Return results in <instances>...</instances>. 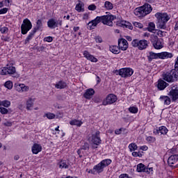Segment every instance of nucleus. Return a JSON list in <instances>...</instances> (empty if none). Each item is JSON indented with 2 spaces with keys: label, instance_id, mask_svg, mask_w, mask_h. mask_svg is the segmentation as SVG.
<instances>
[{
  "label": "nucleus",
  "instance_id": "26",
  "mask_svg": "<svg viewBox=\"0 0 178 178\" xmlns=\"http://www.w3.org/2000/svg\"><path fill=\"white\" fill-rule=\"evenodd\" d=\"M109 49H110V51L112 52V54H115V55L120 54V49L118 46H115V45L110 46Z\"/></svg>",
  "mask_w": 178,
  "mask_h": 178
},
{
  "label": "nucleus",
  "instance_id": "37",
  "mask_svg": "<svg viewBox=\"0 0 178 178\" xmlns=\"http://www.w3.org/2000/svg\"><path fill=\"white\" fill-rule=\"evenodd\" d=\"M33 100L31 99V98H29V100L26 102V109L27 111H31V108H33Z\"/></svg>",
  "mask_w": 178,
  "mask_h": 178
},
{
  "label": "nucleus",
  "instance_id": "47",
  "mask_svg": "<svg viewBox=\"0 0 178 178\" xmlns=\"http://www.w3.org/2000/svg\"><path fill=\"white\" fill-rule=\"evenodd\" d=\"M145 173H147V175H152V173H154V168H146V169L145 170Z\"/></svg>",
  "mask_w": 178,
  "mask_h": 178
},
{
  "label": "nucleus",
  "instance_id": "43",
  "mask_svg": "<svg viewBox=\"0 0 178 178\" xmlns=\"http://www.w3.org/2000/svg\"><path fill=\"white\" fill-rule=\"evenodd\" d=\"M129 111L131 113H137V112H138V108H137V107L131 106L129 108Z\"/></svg>",
  "mask_w": 178,
  "mask_h": 178
},
{
  "label": "nucleus",
  "instance_id": "50",
  "mask_svg": "<svg viewBox=\"0 0 178 178\" xmlns=\"http://www.w3.org/2000/svg\"><path fill=\"white\" fill-rule=\"evenodd\" d=\"M134 26H135V27H138V29H143V27H144L143 24L137 22H134Z\"/></svg>",
  "mask_w": 178,
  "mask_h": 178
},
{
  "label": "nucleus",
  "instance_id": "45",
  "mask_svg": "<svg viewBox=\"0 0 178 178\" xmlns=\"http://www.w3.org/2000/svg\"><path fill=\"white\" fill-rule=\"evenodd\" d=\"M8 112L9 111H8V108L4 107H0V113H1V115H7Z\"/></svg>",
  "mask_w": 178,
  "mask_h": 178
},
{
  "label": "nucleus",
  "instance_id": "22",
  "mask_svg": "<svg viewBox=\"0 0 178 178\" xmlns=\"http://www.w3.org/2000/svg\"><path fill=\"white\" fill-rule=\"evenodd\" d=\"M41 151H42V146L37 143L33 144L32 146L33 154L37 155V154H38V152H41Z\"/></svg>",
  "mask_w": 178,
  "mask_h": 178
},
{
  "label": "nucleus",
  "instance_id": "15",
  "mask_svg": "<svg viewBox=\"0 0 178 178\" xmlns=\"http://www.w3.org/2000/svg\"><path fill=\"white\" fill-rule=\"evenodd\" d=\"M47 27L53 30L54 29H56L58 27V20L51 18L47 21Z\"/></svg>",
  "mask_w": 178,
  "mask_h": 178
},
{
  "label": "nucleus",
  "instance_id": "38",
  "mask_svg": "<svg viewBox=\"0 0 178 178\" xmlns=\"http://www.w3.org/2000/svg\"><path fill=\"white\" fill-rule=\"evenodd\" d=\"M127 134V131L124 128H120L119 129H115V134Z\"/></svg>",
  "mask_w": 178,
  "mask_h": 178
},
{
  "label": "nucleus",
  "instance_id": "1",
  "mask_svg": "<svg viewBox=\"0 0 178 178\" xmlns=\"http://www.w3.org/2000/svg\"><path fill=\"white\" fill-rule=\"evenodd\" d=\"M115 19H116V16L112 15L111 14L97 16L87 24V29L88 30H94L99 23H102L105 26L113 27V21Z\"/></svg>",
  "mask_w": 178,
  "mask_h": 178
},
{
  "label": "nucleus",
  "instance_id": "56",
  "mask_svg": "<svg viewBox=\"0 0 178 178\" xmlns=\"http://www.w3.org/2000/svg\"><path fill=\"white\" fill-rule=\"evenodd\" d=\"M147 141H148L149 143H154V141H155V138L152 137V136H148L146 138Z\"/></svg>",
  "mask_w": 178,
  "mask_h": 178
},
{
  "label": "nucleus",
  "instance_id": "14",
  "mask_svg": "<svg viewBox=\"0 0 178 178\" xmlns=\"http://www.w3.org/2000/svg\"><path fill=\"white\" fill-rule=\"evenodd\" d=\"M118 48L121 51H127V48H129V42L124 38H120L118 40Z\"/></svg>",
  "mask_w": 178,
  "mask_h": 178
},
{
  "label": "nucleus",
  "instance_id": "5",
  "mask_svg": "<svg viewBox=\"0 0 178 178\" xmlns=\"http://www.w3.org/2000/svg\"><path fill=\"white\" fill-rule=\"evenodd\" d=\"M148 44H149V42L146 40H139L138 39H134L131 42V46L134 47V48H138L140 51L147 49V48H148Z\"/></svg>",
  "mask_w": 178,
  "mask_h": 178
},
{
  "label": "nucleus",
  "instance_id": "13",
  "mask_svg": "<svg viewBox=\"0 0 178 178\" xmlns=\"http://www.w3.org/2000/svg\"><path fill=\"white\" fill-rule=\"evenodd\" d=\"M168 163L170 166L176 168L178 165V154H172L168 159Z\"/></svg>",
  "mask_w": 178,
  "mask_h": 178
},
{
  "label": "nucleus",
  "instance_id": "27",
  "mask_svg": "<svg viewBox=\"0 0 178 178\" xmlns=\"http://www.w3.org/2000/svg\"><path fill=\"white\" fill-rule=\"evenodd\" d=\"M70 124L71 126H77V127H81V124H83V122L81 120L74 119V120L70 121Z\"/></svg>",
  "mask_w": 178,
  "mask_h": 178
},
{
  "label": "nucleus",
  "instance_id": "58",
  "mask_svg": "<svg viewBox=\"0 0 178 178\" xmlns=\"http://www.w3.org/2000/svg\"><path fill=\"white\" fill-rule=\"evenodd\" d=\"M175 70H177V72L178 71V56L177 57V60L175 61Z\"/></svg>",
  "mask_w": 178,
  "mask_h": 178
},
{
  "label": "nucleus",
  "instance_id": "2",
  "mask_svg": "<svg viewBox=\"0 0 178 178\" xmlns=\"http://www.w3.org/2000/svg\"><path fill=\"white\" fill-rule=\"evenodd\" d=\"M155 17L157 19V27L162 30L166 29V23L170 19L168 13H156Z\"/></svg>",
  "mask_w": 178,
  "mask_h": 178
},
{
  "label": "nucleus",
  "instance_id": "61",
  "mask_svg": "<svg viewBox=\"0 0 178 178\" xmlns=\"http://www.w3.org/2000/svg\"><path fill=\"white\" fill-rule=\"evenodd\" d=\"M140 149H142L143 151H147V149H148V147H147L146 145H143L140 147Z\"/></svg>",
  "mask_w": 178,
  "mask_h": 178
},
{
  "label": "nucleus",
  "instance_id": "8",
  "mask_svg": "<svg viewBox=\"0 0 178 178\" xmlns=\"http://www.w3.org/2000/svg\"><path fill=\"white\" fill-rule=\"evenodd\" d=\"M33 28V24H31V22L29 19H25L23 20V22L21 25V33L24 35L25 34H27L30 30Z\"/></svg>",
  "mask_w": 178,
  "mask_h": 178
},
{
  "label": "nucleus",
  "instance_id": "29",
  "mask_svg": "<svg viewBox=\"0 0 178 178\" xmlns=\"http://www.w3.org/2000/svg\"><path fill=\"white\" fill-rule=\"evenodd\" d=\"M100 163L102 164V167L105 168L106 166H109V165L112 163V160L110 159H106L102 161Z\"/></svg>",
  "mask_w": 178,
  "mask_h": 178
},
{
  "label": "nucleus",
  "instance_id": "44",
  "mask_svg": "<svg viewBox=\"0 0 178 178\" xmlns=\"http://www.w3.org/2000/svg\"><path fill=\"white\" fill-rule=\"evenodd\" d=\"M44 116H46V118L49 120L55 119V114L52 113H47L44 115Z\"/></svg>",
  "mask_w": 178,
  "mask_h": 178
},
{
  "label": "nucleus",
  "instance_id": "64",
  "mask_svg": "<svg viewBox=\"0 0 178 178\" xmlns=\"http://www.w3.org/2000/svg\"><path fill=\"white\" fill-rule=\"evenodd\" d=\"M171 154H176V148H172L170 149Z\"/></svg>",
  "mask_w": 178,
  "mask_h": 178
},
{
  "label": "nucleus",
  "instance_id": "10",
  "mask_svg": "<svg viewBox=\"0 0 178 178\" xmlns=\"http://www.w3.org/2000/svg\"><path fill=\"white\" fill-rule=\"evenodd\" d=\"M168 95L170 97L172 102H176L178 99V88L177 86H174L170 90Z\"/></svg>",
  "mask_w": 178,
  "mask_h": 178
},
{
  "label": "nucleus",
  "instance_id": "60",
  "mask_svg": "<svg viewBox=\"0 0 178 178\" xmlns=\"http://www.w3.org/2000/svg\"><path fill=\"white\" fill-rule=\"evenodd\" d=\"M119 178H129L127 174H122L119 176Z\"/></svg>",
  "mask_w": 178,
  "mask_h": 178
},
{
  "label": "nucleus",
  "instance_id": "3",
  "mask_svg": "<svg viewBox=\"0 0 178 178\" xmlns=\"http://www.w3.org/2000/svg\"><path fill=\"white\" fill-rule=\"evenodd\" d=\"M152 12V7L149 3H145L143 6L136 8L134 11V14L138 17H144L147 15H149Z\"/></svg>",
  "mask_w": 178,
  "mask_h": 178
},
{
  "label": "nucleus",
  "instance_id": "11",
  "mask_svg": "<svg viewBox=\"0 0 178 178\" xmlns=\"http://www.w3.org/2000/svg\"><path fill=\"white\" fill-rule=\"evenodd\" d=\"M116 101H118V96L113 94H109L103 102V105H112V104H115Z\"/></svg>",
  "mask_w": 178,
  "mask_h": 178
},
{
  "label": "nucleus",
  "instance_id": "19",
  "mask_svg": "<svg viewBox=\"0 0 178 178\" xmlns=\"http://www.w3.org/2000/svg\"><path fill=\"white\" fill-rule=\"evenodd\" d=\"M167 86H169V83L165 82V81L162 79H159L158 81L157 88L160 91H163V90L166 88Z\"/></svg>",
  "mask_w": 178,
  "mask_h": 178
},
{
  "label": "nucleus",
  "instance_id": "41",
  "mask_svg": "<svg viewBox=\"0 0 178 178\" xmlns=\"http://www.w3.org/2000/svg\"><path fill=\"white\" fill-rule=\"evenodd\" d=\"M9 31V29L6 26H0V33L1 34H6Z\"/></svg>",
  "mask_w": 178,
  "mask_h": 178
},
{
  "label": "nucleus",
  "instance_id": "23",
  "mask_svg": "<svg viewBox=\"0 0 178 178\" xmlns=\"http://www.w3.org/2000/svg\"><path fill=\"white\" fill-rule=\"evenodd\" d=\"M173 58V54L168 51H163L160 53V59H170Z\"/></svg>",
  "mask_w": 178,
  "mask_h": 178
},
{
  "label": "nucleus",
  "instance_id": "31",
  "mask_svg": "<svg viewBox=\"0 0 178 178\" xmlns=\"http://www.w3.org/2000/svg\"><path fill=\"white\" fill-rule=\"evenodd\" d=\"M104 8L106 10H112L113 9V4L108 1L104 2Z\"/></svg>",
  "mask_w": 178,
  "mask_h": 178
},
{
  "label": "nucleus",
  "instance_id": "33",
  "mask_svg": "<svg viewBox=\"0 0 178 178\" xmlns=\"http://www.w3.org/2000/svg\"><path fill=\"white\" fill-rule=\"evenodd\" d=\"M159 131H160V134H163V136H166V134H168V131H169V130H168V128H166V127L161 126V127H159Z\"/></svg>",
  "mask_w": 178,
  "mask_h": 178
},
{
  "label": "nucleus",
  "instance_id": "53",
  "mask_svg": "<svg viewBox=\"0 0 178 178\" xmlns=\"http://www.w3.org/2000/svg\"><path fill=\"white\" fill-rule=\"evenodd\" d=\"M88 10H95L97 9V6L95 4H91L88 7Z\"/></svg>",
  "mask_w": 178,
  "mask_h": 178
},
{
  "label": "nucleus",
  "instance_id": "51",
  "mask_svg": "<svg viewBox=\"0 0 178 178\" xmlns=\"http://www.w3.org/2000/svg\"><path fill=\"white\" fill-rule=\"evenodd\" d=\"M95 41L101 44V42H102V38L99 35L95 36Z\"/></svg>",
  "mask_w": 178,
  "mask_h": 178
},
{
  "label": "nucleus",
  "instance_id": "46",
  "mask_svg": "<svg viewBox=\"0 0 178 178\" xmlns=\"http://www.w3.org/2000/svg\"><path fill=\"white\" fill-rule=\"evenodd\" d=\"M81 149L84 151H87L88 149H90V145L88 143H85L81 147Z\"/></svg>",
  "mask_w": 178,
  "mask_h": 178
},
{
  "label": "nucleus",
  "instance_id": "52",
  "mask_svg": "<svg viewBox=\"0 0 178 178\" xmlns=\"http://www.w3.org/2000/svg\"><path fill=\"white\" fill-rule=\"evenodd\" d=\"M8 10H9L8 8H1L0 10V15H5V13H8Z\"/></svg>",
  "mask_w": 178,
  "mask_h": 178
},
{
  "label": "nucleus",
  "instance_id": "18",
  "mask_svg": "<svg viewBox=\"0 0 178 178\" xmlns=\"http://www.w3.org/2000/svg\"><path fill=\"white\" fill-rule=\"evenodd\" d=\"M94 94H95V90H94L92 88H89L86 90L85 93L83 94V97L86 98V99H91Z\"/></svg>",
  "mask_w": 178,
  "mask_h": 178
},
{
  "label": "nucleus",
  "instance_id": "7",
  "mask_svg": "<svg viewBox=\"0 0 178 178\" xmlns=\"http://www.w3.org/2000/svg\"><path fill=\"white\" fill-rule=\"evenodd\" d=\"M0 74H1V76L9 74L10 76H13V77H16V76H17V74L16 73V67L13 66L4 67L0 69Z\"/></svg>",
  "mask_w": 178,
  "mask_h": 178
},
{
  "label": "nucleus",
  "instance_id": "24",
  "mask_svg": "<svg viewBox=\"0 0 178 178\" xmlns=\"http://www.w3.org/2000/svg\"><path fill=\"white\" fill-rule=\"evenodd\" d=\"M55 87L59 90H63V88H66V87H67V83L63 81H59L56 83Z\"/></svg>",
  "mask_w": 178,
  "mask_h": 178
},
{
  "label": "nucleus",
  "instance_id": "17",
  "mask_svg": "<svg viewBox=\"0 0 178 178\" xmlns=\"http://www.w3.org/2000/svg\"><path fill=\"white\" fill-rule=\"evenodd\" d=\"M83 56L84 58H86L88 60H90V62H95V63L96 62H98V59L94 57V56L91 55L88 51H83Z\"/></svg>",
  "mask_w": 178,
  "mask_h": 178
},
{
  "label": "nucleus",
  "instance_id": "9",
  "mask_svg": "<svg viewBox=\"0 0 178 178\" xmlns=\"http://www.w3.org/2000/svg\"><path fill=\"white\" fill-rule=\"evenodd\" d=\"M116 72H118L119 76H121V77H124V79L131 77V76H133V73H134L133 69L130 67L121 68Z\"/></svg>",
  "mask_w": 178,
  "mask_h": 178
},
{
  "label": "nucleus",
  "instance_id": "6",
  "mask_svg": "<svg viewBox=\"0 0 178 178\" xmlns=\"http://www.w3.org/2000/svg\"><path fill=\"white\" fill-rule=\"evenodd\" d=\"M163 39H159L156 35H151L150 42H152L154 49H162L163 48Z\"/></svg>",
  "mask_w": 178,
  "mask_h": 178
},
{
  "label": "nucleus",
  "instance_id": "55",
  "mask_svg": "<svg viewBox=\"0 0 178 178\" xmlns=\"http://www.w3.org/2000/svg\"><path fill=\"white\" fill-rule=\"evenodd\" d=\"M44 40L47 42H52V41H54V38L51 36H48L44 38Z\"/></svg>",
  "mask_w": 178,
  "mask_h": 178
},
{
  "label": "nucleus",
  "instance_id": "59",
  "mask_svg": "<svg viewBox=\"0 0 178 178\" xmlns=\"http://www.w3.org/2000/svg\"><path fill=\"white\" fill-rule=\"evenodd\" d=\"M16 90L19 91V92H22V84L17 85Z\"/></svg>",
  "mask_w": 178,
  "mask_h": 178
},
{
  "label": "nucleus",
  "instance_id": "36",
  "mask_svg": "<svg viewBox=\"0 0 178 178\" xmlns=\"http://www.w3.org/2000/svg\"><path fill=\"white\" fill-rule=\"evenodd\" d=\"M60 169H69V165L66 163L65 161H61L59 163Z\"/></svg>",
  "mask_w": 178,
  "mask_h": 178
},
{
  "label": "nucleus",
  "instance_id": "54",
  "mask_svg": "<svg viewBox=\"0 0 178 178\" xmlns=\"http://www.w3.org/2000/svg\"><path fill=\"white\" fill-rule=\"evenodd\" d=\"M21 87H22V92L29 91V88L26 86L24 84L21 83Z\"/></svg>",
  "mask_w": 178,
  "mask_h": 178
},
{
  "label": "nucleus",
  "instance_id": "49",
  "mask_svg": "<svg viewBox=\"0 0 178 178\" xmlns=\"http://www.w3.org/2000/svg\"><path fill=\"white\" fill-rule=\"evenodd\" d=\"M132 156H134L135 158H137V156H138L139 158H141V156H143V154L140 153V152H132Z\"/></svg>",
  "mask_w": 178,
  "mask_h": 178
},
{
  "label": "nucleus",
  "instance_id": "34",
  "mask_svg": "<svg viewBox=\"0 0 178 178\" xmlns=\"http://www.w3.org/2000/svg\"><path fill=\"white\" fill-rule=\"evenodd\" d=\"M75 10L77 12H84V4L83 3H78L76 5Z\"/></svg>",
  "mask_w": 178,
  "mask_h": 178
},
{
  "label": "nucleus",
  "instance_id": "42",
  "mask_svg": "<svg viewBox=\"0 0 178 178\" xmlns=\"http://www.w3.org/2000/svg\"><path fill=\"white\" fill-rule=\"evenodd\" d=\"M129 150L131 151V152H133V151H136V149H137L138 147L136 143H131L129 145Z\"/></svg>",
  "mask_w": 178,
  "mask_h": 178
},
{
  "label": "nucleus",
  "instance_id": "39",
  "mask_svg": "<svg viewBox=\"0 0 178 178\" xmlns=\"http://www.w3.org/2000/svg\"><path fill=\"white\" fill-rule=\"evenodd\" d=\"M4 86L6 88H8V90H12L13 88V83L11 81H7L4 83Z\"/></svg>",
  "mask_w": 178,
  "mask_h": 178
},
{
  "label": "nucleus",
  "instance_id": "62",
  "mask_svg": "<svg viewBox=\"0 0 178 178\" xmlns=\"http://www.w3.org/2000/svg\"><path fill=\"white\" fill-rule=\"evenodd\" d=\"M154 134H159L160 131H159V128L158 129H154V131H153Z\"/></svg>",
  "mask_w": 178,
  "mask_h": 178
},
{
  "label": "nucleus",
  "instance_id": "4",
  "mask_svg": "<svg viewBox=\"0 0 178 178\" xmlns=\"http://www.w3.org/2000/svg\"><path fill=\"white\" fill-rule=\"evenodd\" d=\"M177 79L178 72L176 70H171L163 74V80H165V81H167L168 83H174V81H177Z\"/></svg>",
  "mask_w": 178,
  "mask_h": 178
},
{
  "label": "nucleus",
  "instance_id": "12",
  "mask_svg": "<svg viewBox=\"0 0 178 178\" xmlns=\"http://www.w3.org/2000/svg\"><path fill=\"white\" fill-rule=\"evenodd\" d=\"M101 132L99 131H97L95 134H92V140L91 142L95 145H99L101 144Z\"/></svg>",
  "mask_w": 178,
  "mask_h": 178
},
{
  "label": "nucleus",
  "instance_id": "25",
  "mask_svg": "<svg viewBox=\"0 0 178 178\" xmlns=\"http://www.w3.org/2000/svg\"><path fill=\"white\" fill-rule=\"evenodd\" d=\"M161 102H163L164 105H170V97L168 96H161L159 98Z\"/></svg>",
  "mask_w": 178,
  "mask_h": 178
},
{
  "label": "nucleus",
  "instance_id": "30",
  "mask_svg": "<svg viewBox=\"0 0 178 178\" xmlns=\"http://www.w3.org/2000/svg\"><path fill=\"white\" fill-rule=\"evenodd\" d=\"M147 167H145V165L143 164V163H139L137 165V172H138L139 173L141 172H145V169Z\"/></svg>",
  "mask_w": 178,
  "mask_h": 178
},
{
  "label": "nucleus",
  "instance_id": "57",
  "mask_svg": "<svg viewBox=\"0 0 178 178\" xmlns=\"http://www.w3.org/2000/svg\"><path fill=\"white\" fill-rule=\"evenodd\" d=\"M3 125L6 126V127H12V122H3Z\"/></svg>",
  "mask_w": 178,
  "mask_h": 178
},
{
  "label": "nucleus",
  "instance_id": "28",
  "mask_svg": "<svg viewBox=\"0 0 178 178\" xmlns=\"http://www.w3.org/2000/svg\"><path fill=\"white\" fill-rule=\"evenodd\" d=\"M94 170L97 173H102L104 172V169H105L101 164V163H98L97 165L93 167Z\"/></svg>",
  "mask_w": 178,
  "mask_h": 178
},
{
  "label": "nucleus",
  "instance_id": "16",
  "mask_svg": "<svg viewBox=\"0 0 178 178\" xmlns=\"http://www.w3.org/2000/svg\"><path fill=\"white\" fill-rule=\"evenodd\" d=\"M117 26L120 27H125V29H129V30H133V25L131 23L127 21H121L120 22H117Z\"/></svg>",
  "mask_w": 178,
  "mask_h": 178
},
{
  "label": "nucleus",
  "instance_id": "35",
  "mask_svg": "<svg viewBox=\"0 0 178 178\" xmlns=\"http://www.w3.org/2000/svg\"><path fill=\"white\" fill-rule=\"evenodd\" d=\"M147 30L149 33H154L155 31V24L154 22H149Z\"/></svg>",
  "mask_w": 178,
  "mask_h": 178
},
{
  "label": "nucleus",
  "instance_id": "21",
  "mask_svg": "<svg viewBox=\"0 0 178 178\" xmlns=\"http://www.w3.org/2000/svg\"><path fill=\"white\" fill-rule=\"evenodd\" d=\"M149 62L153 60V59H160V53H154V51H149L147 56Z\"/></svg>",
  "mask_w": 178,
  "mask_h": 178
},
{
  "label": "nucleus",
  "instance_id": "63",
  "mask_svg": "<svg viewBox=\"0 0 178 178\" xmlns=\"http://www.w3.org/2000/svg\"><path fill=\"white\" fill-rule=\"evenodd\" d=\"M83 19L84 20H87L88 19V13L84 14L83 17Z\"/></svg>",
  "mask_w": 178,
  "mask_h": 178
},
{
  "label": "nucleus",
  "instance_id": "40",
  "mask_svg": "<svg viewBox=\"0 0 178 178\" xmlns=\"http://www.w3.org/2000/svg\"><path fill=\"white\" fill-rule=\"evenodd\" d=\"M1 106H4V108H9V106H10V101L9 100L1 101Z\"/></svg>",
  "mask_w": 178,
  "mask_h": 178
},
{
  "label": "nucleus",
  "instance_id": "32",
  "mask_svg": "<svg viewBox=\"0 0 178 178\" xmlns=\"http://www.w3.org/2000/svg\"><path fill=\"white\" fill-rule=\"evenodd\" d=\"M35 34V32L33 30H32V31L29 33V35L26 38L24 44H29L30 42V40L33 39V37H34Z\"/></svg>",
  "mask_w": 178,
  "mask_h": 178
},
{
  "label": "nucleus",
  "instance_id": "48",
  "mask_svg": "<svg viewBox=\"0 0 178 178\" xmlns=\"http://www.w3.org/2000/svg\"><path fill=\"white\" fill-rule=\"evenodd\" d=\"M2 41H5V42H10V38L9 36H1Z\"/></svg>",
  "mask_w": 178,
  "mask_h": 178
},
{
  "label": "nucleus",
  "instance_id": "20",
  "mask_svg": "<svg viewBox=\"0 0 178 178\" xmlns=\"http://www.w3.org/2000/svg\"><path fill=\"white\" fill-rule=\"evenodd\" d=\"M42 29H44V25L42 24V19H38L36 22L35 27L33 28V31L37 33V31H42Z\"/></svg>",
  "mask_w": 178,
  "mask_h": 178
}]
</instances>
